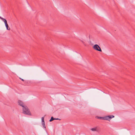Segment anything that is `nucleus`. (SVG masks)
Wrapping results in <instances>:
<instances>
[{
    "mask_svg": "<svg viewBox=\"0 0 135 135\" xmlns=\"http://www.w3.org/2000/svg\"><path fill=\"white\" fill-rule=\"evenodd\" d=\"M5 26L6 28V29L7 30H10V28L9 27L7 23L5 24Z\"/></svg>",
    "mask_w": 135,
    "mask_h": 135,
    "instance_id": "7",
    "label": "nucleus"
},
{
    "mask_svg": "<svg viewBox=\"0 0 135 135\" xmlns=\"http://www.w3.org/2000/svg\"><path fill=\"white\" fill-rule=\"evenodd\" d=\"M22 113L23 114L29 115H31V113L28 107L25 106L22 108Z\"/></svg>",
    "mask_w": 135,
    "mask_h": 135,
    "instance_id": "1",
    "label": "nucleus"
},
{
    "mask_svg": "<svg viewBox=\"0 0 135 135\" xmlns=\"http://www.w3.org/2000/svg\"><path fill=\"white\" fill-rule=\"evenodd\" d=\"M91 130L92 131H96L97 128L95 127L94 128H93L91 129Z\"/></svg>",
    "mask_w": 135,
    "mask_h": 135,
    "instance_id": "9",
    "label": "nucleus"
},
{
    "mask_svg": "<svg viewBox=\"0 0 135 135\" xmlns=\"http://www.w3.org/2000/svg\"><path fill=\"white\" fill-rule=\"evenodd\" d=\"M42 125L43 126V127L44 128H45L46 127L45 126V122L44 120V117H42Z\"/></svg>",
    "mask_w": 135,
    "mask_h": 135,
    "instance_id": "5",
    "label": "nucleus"
},
{
    "mask_svg": "<svg viewBox=\"0 0 135 135\" xmlns=\"http://www.w3.org/2000/svg\"><path fill=\"white\" fill-rule=\"evenodd\" d=\"M0 18L5 23V24L7 23V20L6 19L0 16Z\"/></svg>",
    "mask_w": 135,
    "mask_h": 135,
    "instance_id": "6",
    "label": "nucleus"
},
{
    "mask_svg": "<svg viewBox=\"0 0 135 135\" xmlns=\"http://www.w3.org/2000/svg\"><path fill=\"white\" fill-rule=\"evenodd\" d=\"M20 79L22 81H24V80L23 79H21L20 78Z\"/></svg>",
    "mask_w": 135,
    "mask_h": 135,
    "instance_id": "11",
    "label": "nucleus"
},
{
    "mask_svg": "<svg viewBox=\"0 0 135 135\" xmlns=\"http://www.w3.org/2000/svg\"><path fill=\"white\" fill-rule=\"evenodd\" d=\"M114 116L113 115H108L106 117H103L102 120H109L112 118H114Z\"/></svg>",
    "mask_w": 135,
    "mask_h": 135,
    "instance_id": "2",
    "label": "nucleus"
},
{
    "mask_svg": "<svg viewBox=\"0 0 135 135\" xmlns=\"http://www.w3.org/2000/svg\"><path fill=\"white\" fill-rule=\"evenodd\" d=\"M81 42L84 44L85 45V42L83 41H81Z\"/></svg>",
    "mask_w": 135,
    "mask_h": 135,
    "instance_id": "12",
    "label": "nucleus"
},
{
    "mask_svg": "<svg viewBox=\"0 0 135 135\" xmlns=\"http://www.w3.org/2000/svg\"><path fill=\"white\" fill-rule=\"evenodd\" d=\"M96 117L98 119L102 120L103 117L97 116Z\"/></svg>",
    "mask_w": 135,
    "mask_h": 135,
    "instance_id": "10",
    "label": "nucleus"
},
{
    "mask_svg": "<svg viewBox=\"0 0 135 135\" xmlns=\"http://www.w3.org/2000/svg\"><path fill=\"white\" fill-rule=\"evenodd\" d=\"M18 103L19 105L22 106V107L25 106L24 103L20 100H18Z\"/></svg>",
    "mask_w": 135,
    "mask_h": 135,
    "instance_id": "4",
    "label": "nucleus"
},
{
    "mask_svg": "<svg viewBox=\"0 0 135 135\" xmlns=\"http://www.w3.org/2000/svg\"><path fill=\"white\" fill-rule=\"evenodd\" d=\"M55 120V118H54L53 117H52L51 119L49 121L51 122Z\"/></svg>",
    "mask_w": 135,
    "mask_h": 135,
    "instance_id": "8",
    "label": "nucleus"
},
{
    "mask_svg": "<svg viewBox=\"0 0 135 135\" xmlns=\"http://www.w3.org/2000/svg\"><path fill=\"white\" fill-rule=\"evenodd\" d=\"M55 120H60V119H59L58 118H55Z\"/></svg>",
    "mask_w": 135,
    "mask_h": 135,
    "instance_id": "13",
    "label": "nucleus"
},
{
    "mask_svg": "<svg viewBox=\"0 0 135 135\" xmlns=\"http://www.w3.org/2000/svg\"><path fill=\"white\" fill-rule=\"evenodd\" d=\"M93 48L95 50L100 52H102V50L99 46L97 44H95L93 46Z\"/></svg>",
    "mask_w": 135,
    "mask_h": 135,
    "instance_id": "3",
    "label": "nucleus"
}]
</instances>
